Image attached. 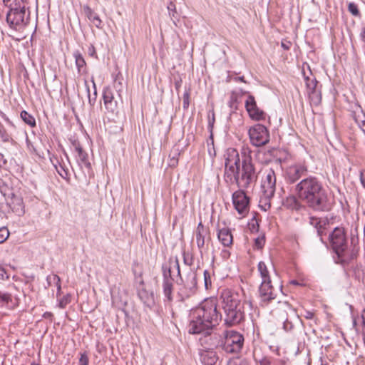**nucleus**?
Instances as JSON below:
<instances>
[{
	"label": "nucleus",
	"instance_id": "51",
	"mask_svg": "<svg viewBox=\"0 0 365 365\" xmlns=\"http://www.w3.org/2000/svg\"><path fill=\"white\" fill-rule=\"evenodd\" d=\"M283 328L286 331H290L293 328V324L286 319L283 322Z\"/></svg>",
	"mask_w": 365,
	"mask_h": 365
},
{
	"label": "nucleus",
	"instance_id": "35",
	"mask_svg": "<svg viewBox=\"0 0 365 365\" xmlns=\"http://www.w3.org/2000/svg\"><path fill=\"white\" fill-rule=\"evenodd\" d=\"M264 182H267L269 183H273L276 185V175L274 171L269 168L265 170V177L262 180Z\"/></svg>",
	"mask_w": 365,
	"mask_h": 365
},
{
	"label": "nucleus",
	"instance_id": "20",
	"mask_svg": "<svg viewBox=\"0 0 365 365\" xmlns=\"http://www.w3.org/2000/svg\"><path fill=\"white\" fill-rule=\"evenodd\" d=\"M217 237L220 242L225 246L229 247L232 244L233 237L230 230L227 228H222L219 230Z\"/></svg>",
	"mask_w": 365,
	"mask_h": 365
},
{
	"label": "nucleus",
	"instance_id": "61",
	"mask_svg": "<svg viewBox=\"0 0 365 365\" xmlns=\"http://www.w3.org/2000/svg\"><path fill=\"white\" fill-rule=\"evenodd\" d=\"M290 284H293V285H300V286L302 285V284H301L300 282H299L297 280H295V279L292 280L290 282Z\"/></svg>",
	"mask_w": 365,
	"mask_h": 365
},
{
	"label": "nucleus",
	"instance_id": "30",
	"mask_svg": "<svg viewBox=\"0 0 365 365\" xmlns=\"http://www.w3.org/2000/svg\"><path fill=\"white\" fill-rule=\"evenodd\" d=\"M104 106L108 113L113 116L116 115L118 113V106L116 101H110L109 102H104Z\"/></svg>",
	"mask_w": 365,
	"mask_h": 365
},
{
	"label": "nucleus",
	"instance_id": "8",
	"mask_svg": "<svg viewBox=\"0 0 365 365\" xmlns=\"http://www.w3.org/2000/svg\"><path fill=\"white\" fill-rule=\"evenodd\" d=\"M243 344V336L239 332L231 331L223 341L222 349L227 353L237 354L242 349Z\"/></svg>",
	"mask_w": 365,
	"mask_h": 365
},
{
	"label": "nucleus",
	"instance_id": "39",
	"mask_svg": "<svg viewBox=\"0 0 365 365\" xmlns=\"http://www.w3.org/2000/svg\"><path fill=\"white\" fill-rule=\"evenodd\" d=\"M92 83H93V88H94L93 97H92L91 96L89 87L88 86L87 83L86 82V86L87 88V92H88V102L91 105L94 104V103L96 100V96H97V91H96V83L93 80L92 81Z\"/></svg>",
	"mask_w": 365,
	"mask_h": 365
},
{
	"label": "nucleus",
	"instance_id": "29",
	"mask_svg": "<svg viewBox=\"0 0 365 365\" xmlns=\"http://www.w3.org/2000/svg\"><path fill=\"white\" fill-rule=\"evenodd\" d=\"M163 292L165 297L168 302L173 301V282H163L162 284Z\"/></svg>",
	"mask_w": 365,
	"mask_h": 365
},
{
	"label": "nucleus",
	"instance_id": "62",
	"mask_svg": "<svg viewBox=\"0 0 365 365\" xmlns=\"http://www.w3.org/2000/svg\"><path fill=\"white\" fill-rule=\"evenodd\" d=\"M6 163V160L4 159V155L0 153V164L4 163L5 164Z\"/></svg>",
	"mask_w": 365,
	"mask_h": 365
},
{
	"label": "nucleus",
	"instance_id": "1",
	"mask_svg": "<svg viewBox=\"0 0 365 365\" xmlns=\"http://www.w3.org/2000/svg\"><path fill=\"white\" fill-rule=\"evenodd\" d=\"M225 176L235 182L240 190L232 194V202L239 214L245 215L248 212L249 198L242 189H246L255 183L257 178L252 160L245 158L242 162L237 150L228 149L225 154Z\"/></svg>",
	"mask_w": 365,
	"mask_h": 365
},
{
	"label": "nucleus",
	"instance_id": "40",
	"mask_svg": "<svg viewBox=\"0 0 365 365\" xmlns=\"http://www.w3.org/2000/svg\"><path fill=\"white\" fill-rule=\"evenodd\" d=\"M250 143L256 147L262 146L269 142L268 138H250Z\"/></svg>",
	"mask_w": 365,
	"mask_h": 365
},
{
	"label": "nucleus",
	"instance_id": "64",
	"mask_svg": "<svg viewBox=\"0 0 365 365\" xmlns=\"http://www.w3.org/2000/svg\"><path fill=\"white\" fill-rule=\"evenodd\" d=\"M53 316L52 313L51 312H45L44 314H43V317L45 318H50Z\"/></svg>",
	"mask_w": 365,
	"mask_h": 365
},
{
	"label": "nucleus",
	"instance_id": "5",
	"mask_svg": "<svg viewBox=\"0 0 365 365\" xmlns=\"http://www.w3.org/2000/svg\"><path fill=\"white\" fill-rule=\"evenodd\" d=\"M332 248L341 263H349L356 258L357 250L355 247L348 248L346 237L343 227H336L329 235Z\"/></svg>",
	"mask_w": 365,
	"mask_h": 365
},
{
	"label": "nucleus",
	"instance_id": "58",
	"mask_svg": "<svg viewBox=\"0 0 365 365\" xmlns=\"http://www.w3.org/2000/svg\"><path fill=\"white\" fill-rule=\"evenodd\" d=\"M291 43L289 41L284 43L282 42L281 46L284 50H289L290 48Z\"/></svg>",
	"mask_w": 365,
	"mask_h": 365
},
{
	"label": "nucleus",
	"instance_id": "26",
	"mask_svg": "<svg viewBox=\"0 0 365 365\" xmlns=\"http://www.w3.org/2000/svg\"><path fill=\"white\" fill-rule=\"evenodd\" d=\"M167 9L173 24L177 26V21L179 20V14L177 11L175 4L172 1H170L167 5Z\"/></svg>",
	"mask_w": 365,
	"mask_h": 365
},
{
	"label": "nucleus",
	"instance_id": "13",
	"mask_svg": "<svg viewBox=\"0 0 365 365\" xmlns=\"http://www.w3.org/2000/svg\"><path fill=\"white\" fill-rule=\"evenodd\" d=\"M271 283V281L262 282L259 288V297L262 302L265 304L269 303L277 297L276 290Z\"/></svg>",
	"mask_w": 365,
	"mask_h": 365
},
{
	"label": "nucleus",
	"instance_id": "21",
	"mask_svg": "<svg viewBox=\"0 0 365 365\" xmlns=\"http://www.w3.org/2000/svg\"><path fill=\"white\" fill-rule=\"evenodd\" d=\"M138 295L140 300L148 307H152L155 304L154 294L149 292L145 288L138 290Z\"/></svg>",
	"mask_w": 365,
	"mask_h": 365
},
{
	"label": "nucleus",
	"instance_id": "11",
	"mask_svg": "<svg viewBox=\"0 0 365 365\" xmlns=\"http://www.w3.org/2000/svg\"><path fill=\"white\" fill-rule=\"evenodd\" d=\"M204 336L200 339L201 343L205 346V349L214 351V349L219 346L222 347L223 338L219 334L213 332V329L210 333H200Z\"/></svg>",
	"mask_w": 365,
	"mask_h": 365
},
{
	"label": "nucleus",
	"instance_id": "33",
	"mask_svg": "<svg viewBox=\"0 0 365 365\" xmlns=\"http://www.w3.org/2000/svg\"><path fill=\"white\" fill-rule=\"evenodd\" d=\"M3 1L8 8L26 6L28 4L27 0H3Z\"/></svg>",
	"mask_w": 365,
	"mask_h": 365
},
{
	"label": "nucleus",
	"instance_id": "56",
	"mask_svg": "<svg viewBox=\"0 0 365 365\" xmlns=\"http://www.w3.org/2000/svg\"><path fill=\"white\" fill-rule=\"evenodd\" d=\"M236 102H237L236 97L234 96H232L230 98V106L232 108L234 106H235Z\"/></svg>",
	"mask_w": 365,
	"mask_h": 365
},
{
	"label": "nucleus",
	"instance_id": "57",
	"mask_svg": "<svg viewBox=\"0 0 365 365\" xmlns=\"http://www.w3.org/2000/svg\"><path fill=\"white\" fill-rule=\"evenodd\" d=\"M304 317L307 319H312L314 317V313L310 311H306Z\"/></svg>",
	"mask_w": 365,
	"mask_h": 365
},
{
	"label": "nucleus",
	"instance_id": "4",
	"mask_svg": "<svg viewBox=\"0 0 365 365\" xmlns=\"http://www.w3.org/2000/svg\"><path fill=\"white\" fill-rule=\"evenodd\" d=\"M221 305L223 309L225 324L232 327L245 319L242 295L231 289H223L220 294Z\"/></svg>",
	"mask_w": 365,
	"mask_h": 365
},
{
	"label": "nucleus",
	"instance_id": "12",
	"mask_svg": "<svg viewBox=\"0 0 365 365\" xmlns=\"http://www.w3.org/2000/svg\"><path fill=\"white\" fill-rule=\"evenodd\" d=\"M261 188L262 195L260 197L259 202L261 204H264L263 205L261 206L263 207L264 210H267V208H269L271 207L270 200L274 195L276 185L273 183H269L268 182V181H262Z\"/></svg>",
	"mask_w": 365,
	"mask_h": 365
},
{
	"label": "nucleus",
	"instance_id": "46",
	"mask_svg": "<svg viewBox=\"0 0 365 365\" xmlns=\"http://www.w3.org/2000/svg\"><path fill=\"white\" fill-rule=\"evenodd\" d=\"M190 105V92L189 91H185L183 94V101L182 106L184 109H187Z\"/></svg>",
	"mask_w": 365,
	"mask_h": 365
},
{
	"label": "nucleus",
	"instance_id": "9",
	"mask_svg": "<svg viewBox=\"0 0 365 365\" xmlns=\"http://www.w3.org/2000/svg\"><path fill=\"white\" fill-rule=\"evenodd\" d=\"M308 172L307 166L304 164H294L287 168L284 171V179L288 183H294Z\"/></svg>",
	"mask_w": 365,
	"mask_h": 365
},
{
	"label": "nucleus",
	"instance_id": "50",
	"mask_svg": "<svg viewBox=\"0 0 365 365\" xmlns=\"http://www.w3.org/2000/svg\"><path fill=\"white\" fill-rule=\"evenodd\" d=\"M214 122H215V114H214V113H212V117H210V115L208 116V126H209V128L210 129V137H213L212 128Z\"/></svg>",
	"mask_w": 365,
	"mask_h": 365
},
{
	"label": "nucleus",
	"instance_id": "10",
	"mask_svg": "<svg viewBox=\"0 0 365 365\" xmlns=\"http://www.w3.org/2000/svg\"><path fill=\"white\" fill-rule=\"evenodd\" d=\"M245 108L249 116L252 120L259 121L265 119L266 113L258 108L253 96L249 95L247 96V98L245 101Z\"/></svg>",
	"mask_w": 365,
	"mask_h": 365
},
{
	"label": "nucleus",
	"instance_id": "34",
	"mask_svg": "<svg viewBox=\"0 0 365 365\" xmlns=\"http://www.w3.org/2000/svg\"><path fill=\"white\" fill-rule=\"evenodd\" d=\"M21 118L22 120L29 125L31 127L36 126V120L35 118L30 114H29L26 111L23 110L20 114Z\"/></svg>",
	"mask_w": 365,
	"mask_h": 365
},
{
	"label": "nucleus",
	"instance_id": "16",
	"mask_svg": "<svg viewBox=\"0 0 365 365\" xmlns=\"http://www.w3.org/2000/svg\"><path fill=\"white\" fill-rule=\"evenodd\" d=\"M200 361L203 365H215L218 360V356L215 351L204 349L200 351Z\"/></svg>",
	"mask_w": 365,
	"mask_h": 365
},
{
	"label": "nucleus",
	"instance_id": "41",
	"mask_svg": "<svg viewBox=\"0 0 365 365\" xmlns=\"http://www.w3.org/2000/svg\"><path fill=\"white\" fill-rule=\"evenodd\" d=\"M348 11L354 16H360L361 15L358 6L354 2H350L349 4Z\"/></svg>",
	"mask_w": 365,
	"mask_h": 365
},
{
	"label": "nucleus",
	"instance_id": "54",
	"mask_svg": "<svg viewBox=\"0 0 365 365\" xmlns=\"http://www.w3.org/2000/svg\"><path fill=\"white\" fill-rule=\"evenodd\" d=\"M114 87L115 88L119 97H120V92L122 91V83L120 81H117V80H115L114 82Z\"/></svg>",
	"mask_w": 365,
	"mask_h": 365
},
{
	"label": "nucleus",
	"instance_id": "60",
	"mask_svg": "<svg viewBox=\"0 0 365 365\" xmlns=\"http://www.w3.org/2000/svg\"><path fill=\"white\" fill-rule=\"evenodd\" d=\"M360 181L364 188H365V179L363 177V173H360Z\"/></svg>",
	"mask_w": 365,
	"mask_h": 365
},
{
	"label": "nucleus",
	"instance_id": "27",
	"mask_svg": "<svg viewBox=\"0 0 365 365\" xmlns=\"http://www.w3.org/2000/svg\"><path fill=\"white\" fill-rule=\"evenodd\" d=\"M299 200H300L298 198L297 195H289V197H287L286 198L285 205H286V206H287L288 207H289L292 210H297L302 207Z\"/></svg>",
	"mask_w": 365,
	"mask_h": 365
},
{
	"label": "nucleus",
	"instance_id": "28",
	"mask_svg": "<svg viewBox=\"0 0 365 365\" xmlns=\"http://www.w3.org/2000/svg\"><path fill=\"white\" fill-rule=\"evenodd\" d=\"M257 269L262 278V282L271 281L269 272L264 262H259L258 263Z\"/></svg>",
	"mask_w": 365,
	"mask_h": 365
},
{
	"label": "nucleus",
	"instance_id": "15",
	"mask_svg": "<svg viewBox=\"0 0 365 365\" xmlns=\"http://www.w3.org/2000/svg\"><path fill=\"white\" fill-rule=\"evenodd\" d=\"M1 192L4 196L6 197L7 195L3 190H1ZM8 196L11 197L10 202H9L8 204L13 212L19 216L23 215L25 213V210L22 197L21 196L16 195L13 192L8 193Z\"/></svg>",
	"mask_w": 365,
	"mask_h": 365
},
{
	"label": "nucleus",
	"instance_id": "3",
	"mask_svg": "<svg viewBox=\"0 0 365 365\" xmlns=\"http://www.w3.org/2000/svg\"><path fill=\"white\" fill-rule=\"evenodd\" d=\"M217 300L210 297L204 299L190 312L189 333H210V331L222 319V314L217 309Z\"/></svg>",
	"mask_w": 365,
	"mask_h": 365
},
{
	"label": "nucleus",
	"instance_id": "25",
	"mask_svg": "<svg viewBox=\"0 0 365 365\" xmlns=\"http://www.w3.org/2000/svg\"><path fill=\"white\" fill-rule=\"evenodd\" d=\"M354 107L355 109L353 110L352 115L356 123L360 126L361 123L364 124L365 123V114L360 106L356 104Z\"/></svg>",
	"mask_w": 365,
	"mask_h": 365
},
{
	"label": "nucleus",
	"instance_id": "22",
	"mask_svg": "<svg viewBox=\"0 0 365 365\" xmlns=\"http://www.w3.org/2000/svg\"><path fill=\"white\" fill-rule=\"evenodd\" d=\"M83 11L89 21L97 28H101L102 26V21L99 16L94 12L88 6H83Z\"/></svg>",
	"mask_w": 365,
	"mask_h": 365
},
{
	"label": "nucleus",
	"instance_id": "14",
	"mask_svg": "<svg viewBox=\"0 0 365 365\" xmlns=\"http://www.w3.org/2000/svg\"><path fill=\"white\" fill-rule=\"evenodd\" d=\"M309 224L316 229L317 235L323 242V235H326V230L329 226V220L327 217H309Z\"/></svg>",
	"mask_w": 365,
	"mask_h": 365
},
{
	"label": "nucleus",
	"instance_id": "59",
	"mask_svg": "<svg viewBox=\"0 0 365 365\" xmlns=\"http://www.w3.org/2000/svg\"><path fill=\"white\" fill-rule=\"evenodd\" d=\"M360 38L365 43V26L361 29L360 32Z\"/></svg>",
	"mask_w": 365,
	"mask_h": 365
},
{
	"label": "nucleus",
	"instance_id": "43",
	"mask_svg": "<svg viewBox=\"0 0 365 365\" xmlns=\"http://www.w3.org/2000/svg\"><path fill=\"white\" fill-rule=\"evenodd\" d=\"M204 274V283L206 289H208L212 286L211 275L209 271L205 270Z\"/></svg>",
	"mask_w": 365,
	"mask_h": 365
},
{
	"label": "nucleus",
	"instance_id": "36",
	"mask_svg": "<svg viewBox=\"0 0 365 365\" xmlns=\"http://www.w3.org/2000/svg\"><path fill=\"white\" fill-rule=\"evenodd\" d=\"M103 102H109L110 101H114L113 92L110 87L107 86L103 88Z\"/></svg>",
	"mask_w": 365,
	"mask_h": 365
},
{
	"label": "nucleus",
	"instance_id": "31",
	"mask_svg": "<svg viewBox=\"0 0 365 365\" xmlns=\"http://www.w3.org/2000/svg\"><path fill=\"white\" fill-rule=\"evenodd\" d=\"M162 274H163V282H173V278L172 277L171 268L167 264H163L162 266Z\"/></svg>",
	"mask_w": 365,
	"mask_h": 365
},
{
	"label": "nucleus",
	"instance_id": "7",
	"mask_svg": "<svg viewBox=\"0 0 365 365\" xmlns=\"http://www.w3.org/2000/svg\"><path fill=\"white\" fill-rule=\"evenodd\" d=\"M30 11L26 6L9 8L6 14V21L14 29L22 27L29 23Z\"/></svg>",
	"mask_w": 365,
	"mask_h": 365
},
{
	"label": "nucleus",
	"instance_id": "32",
	"mask_svg": "<svg viewBox=\"0 0 365 365\" xmlns=\"http://www.w3.org/2000/svg\"><path fill=\"white\" fill-rule=\"evenodd\" d=\"M73 56L75 58L76 65L78 71L79 73H81L86 66V61L79 51H76L73 53Z\"/></svg>",
	"mask_w": 365,
	"mask_h": 365
},
{
	"label": "nucleus",
	"instance_id": "45",
	"mask_svg": "<svg viewBox=\"0 0 365 365\" xmlns=\"http://www.w3.org/2000/svg\"><path fill=\"white\" fill-rule=\"evenodd\" d=\"M183 262L187 266H192L194 262V259L192 255L184 252L183 254Z\"/></svg>",
	"mask_w": 365,
	"mask_h": 365
},
{
	"label": "nucleus",
	"instance_id": "48",
	"mask_svg": "<svg viewBox=\"0 0 365 365\" xmlns=\"http://www.w3.org/2000/svg\"><path fill=\"white\" fill-rule=\"evenodd\" d=\"M70 302V296H64L59 302V307L64 308Z\"/></svg>",
	"mask_w": 365,
	"mask_h": 365
},
{
	"label": "nucleus",
	"instance_id": "18",
	"mask_svg": "<svg viewBox=\"0 0 365 365\" xmlns=\"http://www.w3.org/2000/svg\"><path fill=\"white\" fill-rule=\"evenodd\" d=\"M73 145L75 146V150L78 153V161L80 164L89 168L91 164L88 161V154L83 150V148L79 144L77 140L73 141Z\"/></svg>",
	"mask_w": 365,
	"mask_h": 365
},
{
	"label": "nucleus",
	"instance_id": "44",
	"mask_svg": "<svg viewBox=\"0 0 365 365\" xmlns=\"http://www.w3.org/2000/svg\"><path fill=\"white\" fill-rule=\"evenodd\" d=\"M9 237V231L6 227L0 228V244L5 242Z\"/></svg>",
	"mask_w": 365,
	"mask_h": 365
},
{
	"label": "nucleus",
	"instance_id": "24",
	"mask_svg": "<svg viewBox=\"0 0 365 365\" xmlns=\"http://www.w3.org/2000/svg\"><path fill=\"white\" fill-rule=\"evenodd\" d=\"M180 145H175L172 149L171 153L169 155L168 165L171 168H175L178 163V155H180Z\"/></svg>",
	"mask_w": 365,
	"mask_h": 365
},
{
	"label": "nucleus",
	"instance_id": "19",
	"mask_svg": "<svg viewBox=\"0 0 365 365\" xmlns=\"http://www.w3.org/2000/svg\"><path fill=\"white\" fill-rule=\"evenodd\" d=\"M249 137H269L267 128L262 124H256L248 130Z\"/></svg>",
	"mask_w": 365,
	"mask_h": 365
},
{
	"label": "nucleus",
	"instance_id": "2",
	"mask_svg": "<svg viewBox=\"0 0 365 365\" xmlns=\"http://www.w3.org/2000/svg\"><path fill=\"white\" fill-rule=\"evenodd\" d=\"M295 194L308 207L317 212H327L333 201L322 181L314 176L304 178L295 185Z\"/></svg>",
	"mask_w": 365,
	"mask_h": 365
},
{
	"label": "nucleus",
	"instance_id": "52",
	"mask_svg": "<svg viewBox=\"0 0 365 365\" xmlns=\"http://www.w3.org/2000/svg\"><path fill=\"white\" fill-rule=\"evenodd\" d=\"M264 245V237H257L255 239V246L257 248H262Z\"/></svg>",
	"mask_w": 365,
	"mask_h": 365
},
{
	"label": "nucleus",
	"instance_id": "49",
	"mask_svg": "<svg viewBox=\"0 0 365 365\" xmlns=\"http://www.w3.org/2000/svg\"><path fill=\"white\" fill-rule=\"evenodd\" d=\"M80 365H88V357L86 353L81 354V357L79 359Z\"/></svg>",
	"mask_w": 365,
	"mask_h": 365
},
{
	"label": "nucleus",
	"instance_id": "23",
	"mask_svg": "<svg viewBox=\"0 0 365 365\" xmlns=\"http://www.w3.org/2000/svg\"><path fill=\"white\" fill-rule=\"evenodd\" d=\"M51 162L56 170L57 173L61 175V178H63L65 180L69 179V174H68V170L65 166V165H63L61 163L57 158H55L54 160H51Z\"/></svg>",
	"mask_w": 365,
	"mask_h": 365
},
{
	"label": "nucleus",
	"instance_id": "38",
	"mask_svg": "<svg viewBox=\"0 0 365 365\" xmlns=\"http://www.w3.org/2000/svg\"><path fill=\"white\" fill-rule=\"evenodd\" d=\"M26 143H27V146L29 149H33V150L36 153V155H38V156H41V153L42 154H43V150L41 149V148L40 146H38V142H35L34 143L36 144L35 146L33 145V144L31 143V142L30 141L29 138H26Z\"/></svg>",
	"mask_w": 365,
	"mask_h": 365
},
{
	"label": "nucleus",
	"instance_id": "47",
	"mask_svg": "<svg viewBox=\"0 0 365 365\" xmlns=\"http://www.w3.org/2000/svg\"><path fill=\"white\" fill-rule=\"evenodd\" d=\"M305 79L307 87L309 90L314 93L317 86V81L314 80H309L308 77H307Z\"/></svg>",
	"mask_w": 365,
	"mask_h": 365
},
{
	"label": "nucleus",
	"instance_id": "17",
	"mask_svg": "<svg viewBox=\"0 0 365 365\" xmlns=\"http://www.w3.org/2000/svg\"><path fill=\"white\" fill-rule=\"evenodd\" d=\"M207 234V228H206L201 222H199L195 232L196 243L199 249L204 247L205 243V237Z\"/></svg>",
	"mask_w": 365,
	"mask_h": 365
},
{
	"label": "nucleus",
	"instance_id": "42",
	"mask_svg": "<svg viewBox=\"0 0 365 365\" xmlns=\"http://www.w3.org/2000/svg\"><path fill=\"white\" fill-rule=\"evenodd\" d=\"M227 365H249V364L245 359L235 358L229 360Z\"/></svg>",
	"mask_w": 365,
	"mask_h": 365
},
{
	"label": "nucleus",
	"instance_id": "53",
	"mask_svg": "<svg viewBox=\"0 0 365 365\" xmlns=\"http://www.w3.org/2000/svg\"><path fill=\"white\" fill-rule=\"evenodd\" d=\"M53 280L54 282H56L58 291L60 293L61 292V279H60V277L58 275H56V274H53Z\"/></svg>",
	"mask_w": 365,
	"mask_h": 365
},
{
	"label": "nucleus",
	"instance_id": "63",
	"mask_svg": "<svg viewBox=\"0 0 365 365\" xmlns=\"http://www.w3.org/2000/svg\"><path fill=\"white\" fill-rule=\"evenodd\" d=\"M282 306L284 307L285 309H288L289 310L292 311V309L287 302L283 303Z\"/></svg>",
	"mask_w": 365,
	"mask_h": 365
},
{
	"label": "nucleus",
	"instance_id": "37",
	"mask_svg": "<svg viewBox=\"0 0 365 365\" xmlns=\"http://www.w3.org/2000/svg\"><path fill=\"white\" fill-rule=\"evenodd\" d=\"M254 358L257 363H259V365H272L273 364V361L271 358L267 356H258L257 354L254 353Z\"/></svg>",
	"mask_w": 365,
	"mask_h": 365
},
{
	"label": "nucleus",
	"instance_id": "55",
	"mask_svg": "<svg viewBox=\"0 0 365 365\" xmlns=\"http://www.w3.org/2000/svg\"><path fill=\"white\" fill-rule=\"evenodd\" d=\"M207 146L208 148H210V146H214V138H209V140L207 141ZM208 151H209V153L210 155H212V151L210 150V148H208Z\"/></svg>",
	"mask_w": 365,
	"mask_h": 365
},
{
	"label": "nucleus",
	"instance_id": "6",
	"mask_svg": "<svg viewBox=\"0 0 365 365\" xmlns=\"http://www.w3.org/2000/svg\"><path fill=\"white\" fill-rule=\"evenodd\" d=\"M175 267L178 270V276L179 277L180 282H177L178 286V296L180 301H185V299L193 296L197 291V280L196 272L190 270L184 279L180 272V268L178 257H175L174 260Z\"/></svg>",
	"mask_w": 365,
	"mask_h": 365
}]
</instances>
